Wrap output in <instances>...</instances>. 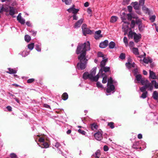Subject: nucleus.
<instances>
[{
    "instance_id": "b1692460",
    "label": "nucleus",
    "mask_w": 158,
    "mask_h": 158,
    "mask_svg": "<svg viewBox=\"0 0 158 158\" xmlns=\"http://www.w3.org/2000/svg\"><path fill=\"white\" fill-rule=\"evenodd\" d=\"M9 14L11 15H13L15 14V9L14 7L10 6Z\"/></svg>"
},
{
    "instance_id": "f704fd0d",
    "label": "nucleus",
    "mask_w": 158,
    "mask_h": 158,
    "mask_svg": "<svg viewBox=\"0 0 158 158\" xmlns=\"http://www.w3.org/2000/svg\"><path fill=\"white\" fill-rule=\"evenodd\" d=\"M153 86L154 85V87L156 89H158V83H156L155 80H152L151 83Z\"/></svg>"
},
{
    "instance_id": "c03bdc74",
    "label": "nucleus",
    "mask_w": 158,
    "mask_h": 158,
    "mask_svg": "<svg viewBox=\"0 0 158 158\" xmlns=\"http://www.w3.org/2000/svg\"><path fill=\"white\" fill-rule=\"evenodd\" d=\"M132 13H129L127 14V18L128 20H131L132 18Z\"/></svg>"
},
{
    "instance_id": "774afa93",
    "label": "nucleus",
    "mask_w": 158,
    "mask_h": 158,
    "mask_svg": "<svg viewBox=\"0 0 158 158\" xmlns=\"http://www.w3.org/2000/svg\"><path fill=\"white\" fill-rule=\"evenodd\" d=\"M134 45V43L133 41H130L129 43V46L130 47H132Z\"/></svg>"
},
{
    "instance_id": "ddd939ff",
    "label": "nucleus",
    "mask_w": 158,
    "mask_h": 158,
    "mask_svg": "<svg viewBox=\"0 0 158 158\" xmlns=\"http://www.w3.org/2000/svg\"><path fill=\"white\" fill-rule=\"evenodd\" d=\"M108 41L107 40H105L104 41L101 42L99 44V47L101 48H106L108 46Z\"/></svg>"
},
{
    "instance_id": "6e6d98bb",
    "label": "nucleus",
    "mask_w": 158,
    "mask_h": 158,
    "mask_svg": "<svg viewBox=\"0 0 158 158\" xmlns=\"http://www.w3.org/2000/svg\"><path fill=\"white\" fill-rule=\"evenodd\" d=\"M35 81V79L34 78H31L28 79L27 80V82L28 83H31Z\"/></svg>"
},
{
    "instance_id": "c85d7f7f",
    "label": "nucleus",
    "mask_w": 158,
    "mask_h": 158,
    "mask_svg": "<svg viewBox=\"0 0 158 158\" xmlns=\"http://www.w3.org/2000/svg\"><path fill=\"white\" fill-rule=\"evenodd\" d=\"M139 82H140L141 84L143 85H145L146 84L148 83H151L149 82L147 80H145L144 79L142 78Z\"/></svg>"
},
{
    "instance_id": "7ed1b4c3",
    "label": "nucleus",
    "mask_w": 158,
    "mask_h": 158,
    "mask_svg": "<svg viewBox=\"0 0 158 158\" xmlns=\"http://www.w3.org/2000/svg\"><path fill=\"white\" fill-rule=\"evenodd\" d=\"M80 62L78 63L77 65V68L78 69L83 70L84 69L86 66V64L87 63L88 60L86 59V57H83V59L81 60L78 59Z\"/></svg>"
},
{
    "instance_id": "e433bc0d",
    "label": "nucleus",
    "mask_w": 158,
    "mask_h": 158,
    "mask_svg": "<svg viewBox=\"0 0 158 158\" xmlns=\"http://www.w3.org/2000/svg\"><path fill=\"white\" fill-rule=\"evenodd\" d=\"M24 38L25 41L27 42H29L31 40L30 36L27 35H25Z\"/></svg>"
},
{
    "instance_id": "5701e85b",
    "label": "nucleus",
    "mask_w": 158,
    "mask_h": 158,
    "mask_svg": "<svg viewBox=\"0 0 158 158\" xmlns=\"http://www.w3.org/2000/svg\"><path fill=\"white\" fill-rule=\"evenodd\" d=\"M100 155V151L99 150H98L96 151L95 154L93 155V156L95 158H99Z\"/></svg>"
},
{
    "instance_id": "f3484780",
    "label": "nucleus",
    "mask_w": 158,
    "mask_h": 158,
    "mask_svg": "<svg viewBox=\"0 0 158 158\" xmlns=\"http://www.w3.org/2000/svg\"><path fill=\"white\" fill-rule=\"evenodd\" d=\"M108 61L107 58H103L102 60L101 61L100 63V66L101 68L105 66L106 65V63Z\"/></svg>"
},
{
    "instance_id": "1a4fd4ad",
    "label": "nucleus",
    "mask_w": 158,
    "mask_h": 158,
    "mask_svg": "<svg viewBox=\"0 0 158 158\" xmlns=\"http://www.w3.org/2000/svg\"><path fill=\"white\" fill-rule=\"evenodd\" d=\"M110 67L107 66H104L103 67L101 68V69L99 70L98 74L102 75V76H103V75H106L105 73H103V72H104L105 73L109 72L110 70Z\"/></svg>"
},
{
    "instance_id": "4c0bfd02",
    "label": "nucleus",
    "mask_w": 158,
    "mask_h": 158,
    "mask_svg": "<svg viewBox=\"0 0 158 158\" xmlns=\"http://www.w3.org/2000/svg\"><path fill=\"white\" fill-rule=\"evenodd\" d=\"M83 33L84 35H86L87 34H89V29L88 28L85 29V31L82 30Z\"/></svg>"
},
{
    "instance_id": "9b49d317",
    "label": "nucleus",
    "mask_w": 158,
    "mask_h": 158,
    "mask_svg": "<svg viewBox=\"0 0 158 158\" xmlns=\"http://www.w3.org/2000/svg\"><path fill=\"white\" fill-rule=\"evenodd\" d=\"M101 30H98L95 32V34L94 35V38L96 40H99L100 38L102 37V35L101 33Z\"/></svg>"
},
{
    "instance_id": "f03ea898",
    "label": "nucleus",
    "mask_w": 158,
    "mask_h": 158,
    "mask_svg": "<svg viewBox=\"0 0 158 158\" xmlns=\"http://www.w3.org/2000/svg\"><path fill=\"white\" fill-rule=\"evenodd\" d=\"M117 82L113 80V79L110 77L108 80L107 83V88L106 89V91L107 93H110L112 92L113 93L114 91L115 87L113 84H115Z\"/></svg>"
},
{
    "instance_id": "7c9ffc66",
    "label": "nucleus",
    "mask_w": 158,
    "mask_h": 158,
    "mask_svg": "<svg viewBox=\"0 0 158 158\" xmlns=\"http://www.w3.org/2000/svg\"><path fill=\"white\" fill-rule=\"evenodd\" d=\"M61 97L64 100H66L68 98V94L66 92L64 93L62 95Z\"/></svg>"
},
{
    "instance_id": "a18cd8bd",
    "label": "nucleus",
    "mask_w": 158,
    "mask_h": 158,
    "mask_svg": "<svg viewBox=\"0 0 158 158\" xmlns=\"http://www.w3.org/2000/svg\"><path fill=\"white\" fill-rule=\"evenodd\" d=\"M119 58L121 60H123L125 58V53H122L119 56Z\"/></svg>"
},
{
    "instance_id": "49530a36",
    "label": "nucleus",
    "mask_w": 158,
    "mask_h": 158,
    "mask_svg": "<svg viewBox=\"0 0 158 158\" xmlns=\"http://www.w3.org/2000/svg\"><path fill=\"white\" fill-rule=\"evenodd\" d=\"M96 86L98 88H103V85L99 81H97L96 83Z\"/></svg>"
},
{
    "instance_id": "e2e57ef3",
    "label": "nucleus",
    "mask_w": 158,
    "mask_h": 158,
    "mask_svg": "<svg viewBox=\"0 0 158 158\" xmlns=\"http://www.w3.org/2000/svg\"><path fill=\"white\" fill-rule=\"evenodd\" d=\"M35 48L38 51L40 52L41 50V49L38 45H36Z\"/></svg>"
},
{
    "instance_id": "de8ad7c7",
    "label": "nucleus",
    "mask_w": 158,
    "mask_h": 158,
    "mask_svg": "<svg viewBox=\"0 0 158 158\" xmlns=\"http://www.w3.org/2000/svg\"><path fill=\"white\" fill-rule=\"evenodd\" d=\"M67 5H69L71 4L72 2V0H64V2Z\"/></svg>"
},
{
    "instance_id": "3c124183",
    "label": "nucleus",
    "mask_w": 158,
    "mask_h": 158,
    "mask_svg": "<svg viewBox=\"0 0 158 158\" xmlns=\"http://www.w3.org/2000/svg\"><path fill=\"white\" fill-rule=\"evenodd\" d=\"M135 22L136 24L138 25H139V24H141V20L139 19L138 18L137 19L135 20Z\"/></svg>"
},
{
    "instance_id": "6e6552de",
    "label": "nucleus",
    "mask_w": 158,
    "mask_h": 158,
    "mask_svg": "<svg viewBox=\"0 0 158 158\" xmlns=\"http://www.w3.org/2000/svg\"><path fill=\"white\" fill-rule=\"evenodd\" d=\"M102 132V131H98L94 134L95 139L97 140L101 141L103 138Z\"/></svg>"
},
{
    "instance_id": "bf43d9fd",
    "label": "nucleus",
    "mask_w": 158,
    "mask_h": 158,
    "mask_svg": "<svg viewBox=\"0 0 158 158\" xmlns=\"http://www.w3.org/2000/svg\"><path fill=\"white\" fill-rule=\"evenodd\" d=\"M78 132L83 135H85L86 133L85 131L83 130H82L80 129H79L78 130Z\"/></svg>"
},
{
    "instance_id": "39448f33",
    "label": "nucleus",
    "mask_w": 158,
    "mask_h": 158,
    "mask_svg": "<svg viewBox=\"0 0 158 158\" xmlns=\"http://www.w3.org/2000/svg\"><path fill=\"white\" fill-rule=\"evenodd\" d=\"M129 35L132 36H133L134 39L135 43H138L141 38V35L140 34H136L135 32H132L131 31H130L129 32Z\"/></svg>"
},
{
    "instance_id": "a211bd4d",
    "label": "nucleus",
    "mask_w": 158,
    "mask_h": 158,
    "mask_svg": "<svg viewBox=\"0 0 158 158\" xmlns=\"http://www.w3.org/2000/svg\"><path fill=\"white\" fill-rule=\"evenodd\" d=\"M133 4V7L135 10H138L139 8V5L138 4V2H132L131 4ZM132 5V4H131Z\"/></svg>"
},
{
    "instance_id": "c9c22d12",
    "label": "nucleus",
    "mask_w": 158,
    "mask_h": 158,
    "mask_svg": "<svg viewBox=\"0 0 158 158\" xmlns=\"http://www.w3.org/2000/svg\"><path fill=\"white\" fill-rule=\"evenodd\" d=\"M148 92L147 91L143 93L141 96L140 97V98L144 99L147 97Z\"/></svg>"
},
{
    "instance_id": "ea45409f",
    "label": "nucleus",
    "mask_w": 158,
    "mask_h": 158,
    "mask_svg": "<svg viewBox=\"0 0 158 158\" xmlns=\"http://www.w3.org/2000/svg\"><path fill=\"white\" fill-rule=\"evenodd\" d=\"M123 42L125 44L126 46H128V40L126 36H124L123 38Z\"/></svg>"
},
{
    "instance_id": "0eeeda50",
    "label": "nucleus",
    "mask_w": 158,
    "mask_h": 158,
    "mask_svg": "<svg viewBox=\"0 0 158 158\" xmlns=\"http://www.w3.org/2000/svg\"><path fill=\"white\" fill-rule=\"evenodd\" d=\"M122 21L124 23L123 25L122 28L123 30L125 32L127 33L131 28L129 27V23L126 21V19H123Z\"/></svg>"
},
{
    "instance_id": "6ab92c4d",
    "label": "nucleus",
    "mask_w": 158,
    "mask_h": 158,
    "mask_svg": "<svg viewBox=\"0 0 158 158\" xmlns=\"http://www.w3.org/2000/svg\"><path fill=\"white\" fill-rule=\"evenodd\" d=\"M132 53L135 56H138L139 53L138 48L133 47L131 49Z\"/></svg>"
},
{
    "instance_id": "4468645a",
    "label": "nucleus",
    "mask_w": 158,
    "mask_h": 158,
    "mask_svg": "<svg viewBox=\"0 0 158 158\" xmlns=\"http://www.w3.org/2000/svg\"><path fill=\"white\" fill-rule=\"evenodd\" d=\"M83 21V19H81L79 20L76 23H75L74 25V27L76 28L80 27Z\"/></svg>"
},
{
    "instance_id": "052dcab7",
    "label": "nucleus",
    "mask_w": 158,
    "mask_h": 158,
    "mask_svg": "<svg viewBox=\"0 0 158 158\" xmlns=\"http://www.w3.org/2000/svg\"><path fill=\"white\" fill-rule=\"evenodd\" d=\"M79 10V9H76L74 7L73 11V13L74 14H76L77 13Z\"/></svg>"
},
{
    "instance_id": "dca6fc26",
    "label": "nucleus",
    "mask_w": 158,
    "mask_h": 158,
    "mask_svg": "<svg viewBox=\"0 0 158 158\" xmlns=\"http://www.w3.org/2000/svg\"><path fill=\"white\" fill-rule=\"evenodd\" d=\"M149 78L153 79H156V76L154 72L153 71L149 70Z\"/></svg>"
},
{
    "instance_id": "8fccbe9b",
    "label": "nucleus",
    "mask_w": 158,
    "mask_h": 158,
    "mask_svg": "<svg viewBox=\"0 0 158 158\" xmlns=\"http://www.w3.org/2000/svg\"><path fill=\"white\" fill-rule=\"evenodd\" d=\"M125 65L127 67L128 69H130L131 68V66L132 65L131 63L129 62L126 63Z\"/></svg>"
},
{
    "instance_id": "603ef678",
    "label": "nucleus",
    "mask_w": 158,
    "mask_h": 158,
    "mask_svg": "<svg viewBox=\"0 0 158 158\" xmlns=\"http://www.w3.org/2000/svg\"><path fill=\"white\" fill-rule=\"evenodd\" d=\"M74 6H75V5H73L71 8H70L68 9L67 10L69 13L72 12L73 13V10L74 7Z\"/></svg>"
},
{
    "instance_id": "a878e982",
    "label": "nucleus",
    "mask_w": 158,
    "mask_h": 158,
    "mask_svg": "<svg viewBox=\"0 0 158 158\" xmlns=\"http://www.w3.org/2000/svg\"><path fill=\"white\" fill-rule=\"evenodd\" d=\"M9 71L7 72V73L9 74H15L16 73L17 71L11 68H8Z\"/></svg>"
},
{
    "instance_id": "0e129e2a",
    "label": "nucleus",
    "mask_w": 158,
    "mask_h": 158,
    "mask_svg": "<svg viewBox=\"0 0 158 158\" xmlns=\"http://www.w3.org/2000/svg\"><path fill=\"white\" fill-rule=\"evenodd\" d=\"M10 156L11 158H17V156L14 153H11L10 154Z\"/></svg>"
},
{
    "instance_id": "79ce46f5",
    "label": "nucleus",
    "mask_w": 158,
    "mask_h": 158,
    "mask_svg": "<svg viewBox=\"0 0 158 158\" xmlns=\"http://www.w3.org/2000/svg\"><path fill=\"white\" fill-rule=\"evenodd\" d=\"M98 56L99 57H102V59L103 58H105V57L104 56V54L102 53L101 52H99L97 54Z\"/></svg>"
},
{
    "instance_id": "13d9d810",
    "label": "nucleus",
    "mask_w": 158,
    "mask_h": 158,
    "mask_svg": "<svg viewBox=\"0 0 158 158\" xmlns=\"http://www.w3.org/2000/svg\"><path fill=\"white\" fill-rule=\"evenodd\" d=\"M133 73H134V75L135 76L136 75H137L138 73V70L137 69H135L133 70Z\"/></svg>"
},
{
    "instance_id": "5fc2aeb1",
    "label": "nucleus",
    "mask_w": 158,
    "mask_h": 158,
    "mask_svg": "<svg viewBox=\"0 0 158 158\" xmlns=\"http://www.w3.org/2000/svg\"><path fill=\"white\" fill-rule=\"evenodd\" d=\"M145 0H139V4L140 6H143Z\"/></svg>"
},
{
    "instance_id": "4be33fe9",
    "label": "nucleus",
    "mask_w": 158,
    "mask_h": 158,
    "mask_svg": "<svg viewBox=\"0 0 158 158\" xmlns=\"http://www.w3.org/2000/svg\"><path fill=\"white\" fill-rule=\"evenodd\" d=\"M143 61L146 64H148L149 63H152V60L149 57L148 58H144L143 59Z\"/></svg>"
},
{
    "instance_id": "4d7b16f0",
    "label": "nucleus",
    "mask_w": 158,
    "mask_h": 158,
    "mask_svg": "<svg viewBox=\"0 0 158 158\" xmlns=\"http://www.w3.org/2000/svg\"><path fill=\"white\" fill-rule=\"evenodd\" d=\"M30 32L31 33L32 35L33 36H35L36 34V31H35L34 30H31Z\"/></svg>"
},
{
    "instance_id": "09e8293b",
    "label": "nucleus",
    "mask_w": 158,
    "mask_h": 158,
    "mask_svg": "<svg viewBox=\"0 0 158 158\" xmlns=\"http://www.w3.org/2000/svg\"><path fill=\"white\" fill-rule=\"evenodd\" d=\"M135 23L136 22L134 20H132L131 21V27L132 28H133L134 27Z\"/></svg>"
},
{
    "instance_id": "2f4dec72",
    "label": "nucleus",
    "mask_w": 158,
    "mask_h": 158,
    "mask_svg": "<svg viewBox=\"0 0 158 158\" xmlns=\"http://www.w3.org/2000/svg\"><path fill=\"white\" fill-rule=\"evenodd\" d=\"M142 9L145 13H148V14H150V12L149 9L145 6H143L142 7Z\"/></svg>"
},
{
    "instance_id": "cd10ccee",
    "label": "nucleus",
    "mask_w": 158,
    "mask_h": 158,
    "mask_svg": "<svg viewBox=\"0 0 158 158\" xmlns=\"http://www.w3.org/2000/svg\"><path fill=\"white\" fill-rule=\"evenodd\" d=\"M100 77H101L103 78V79L102 80V83L103 84H105L107 82V76L106 75H103V76H102V75H101Z\"/></svg>"
},
{
    "instance_id": "bb28decb",
    "label": "nucleus",
    "mask_w": 158,
    "mask_h": 158,
    "mask_svg": "<svg viewBox=\"0 0 158 158\" xmlns=\"http://www.w3.org/2000/svg\"><path fill=\"white\" fill-rule=\"evenodd\" d=\"M152 97L155 100H157L158 99V93H157V91H155L153 92Z\"/></svg>"
},
{
    "instance_id": "f8f14e48",
    "label": "nucleus",
    "mask_w": 158,
    "mask_h": 158,
    "mask_svg": "<svg viewBox=\"0 0 158 158\" xmlns=\"http://www.w3.org/2000/svg\"><path fill=\"white\" fill-rule=\"evenodd\" d=\"M89 127L91 128L92 131H96L98 129V126L97 123H94L89 124Z\"/></svg>"
},
{
    "instance_id": "20e7f679",
    "label": "nucleus",
    "mask_w": 158,
    "mask_h": 158,
    "mask_svg": "<svg viewBox=\"0 0 158 158\" xmlns=\"http://www.w3.org/2000/svg\"><path fill=\"white\" fill-rule=\"evenodd\" d=\"M146 147L145 143L141 141L135 142L134 143L132 146L133 148L136 149H139L141 150H143Z\"/></svg>"
},
{
    "instance_id": "f257e3e1",
    "label": "nucleus",
    "mask_w": 158,
    "mask_h": 158,
    "mask_svg": "<svg viewBox=\"0 0 158 158\" xmlns=\"http://www.w3.org/2000/svg\"><path fill=\"white\" fill-rule=\"evenodd\" d=\"M89 45V41H87V44L85 43L83 44H81L79 45L77 48L76 50V53L77 54L80 55L78 56V59L81 60V58L83 59V57H86V46Z\"/></svg>"
},
{
    "instance_id": "412c9836",
    "label": "nucleus",
    "mask_w": 158,
    "mask_h": 158,
    "mask_svg": "<svg viewBox=\"0 0 158 158\" xmlns=\"http://www.w3.org/2000/svg\"><path fill=\"white\" fill-rule=\"evenodd\" d=\"M118 19V17L116 16H112L110 18V22L111 23H114Z\"/></svg>"
},
{
    "instance_id": "69168bd1",
    "label": "nucleus",
    "mask_w": 158,
    "mask_h": 158,
    "mask_svg": "<svg viewBox=\"0 0 158 158\" xmlns=\"http://www.w3.org/2000/svg\"><path fill=\"white\" fill-rule=\"evenodd\" d=\"M82 30H84L85 31V29L88 28L87 27V25L85 24H83L81 27Z\"/></svg>"
},
{
    "instance_id": "58836bf2",
    "label": "nucleus",
    "mask_w": 158,
    "mask_h": 158,
    "mask_svg": "<svg viewBox=\"0 0 158 158\" xmlns=\"http://www.w3.org/2000/svg\"><path fill=\"white\" fill-rule=\"evenodd\" d=\"M34 43H31L28 45V48L30 50H32L34 48Z\"/></svg>"
},
{
    "instance_id": "473e14b6",
    "label": "nucleus",
    "mask_w": 158,
    "mask_h": 158,
    "mask_svg": "<svg viewBox=\"0 0 158 158\" xmlns=\"http://www.w3.org/2000/svg\"><path fill=\"white\" fill-rule=\"evenodd\" d=\"M135 76L136 80L138 81V82L139 83L140 81L142 78L141 75L140 74H138L137 75H136Z\"/></svg>"
},
{
    "instance_id": "393cba45",
    "label": "nucleus",
    "mask_w": 158,
    "mask_h": 158,
    "mask_svg": "<svg viewBox=\"0 0 158 158\" xmlns=\"http://www.w3.org/2000/svg\"><path fill=\"white\" fill-rule=\"evenodd\" d=\"M108 45L109 47L110 48L113 49L115 47V44L113 41H111L109 44H108Z\"/></svg>"
},
{
    "instance_id": "2eb2a0df",
    "label": "nucleus",
    "mask_w": 158,
    "mask_h": 158,
    "mask_svg": "<svg viewBox=\"0 0 158 158\" xmlns=\"http://www.w3.org/2000/svg\"><path fill=\"white\" fill-rule=\"evenodd\" d=\"M21 13H19L17 17V20L21 24H24L25 23V20L21 18Z\"/></svg>"
},
{
    "instance_id": "72a5a7b5",
    "label": "nucleus",
    "mask_w": 158,
    "mask_h": 158,
    "mask_svg": "<svg viewBox=\"0 0 158 158\" xmlns=\"http://www.w3.org/2000/svg\"><path fill=\"white\" fill-rule=\"evenodd\" d=\"M83 78L85 80L89 78V73L88 72H85L83 74Z\"/></svg>"
},
{
    "instance_id": "aec40b11",
    "label": "nucleus",
    "mask_w": 158,
    "mask_h": 158,
    "mask_svg": "<svg viewBox=\"0 0 158 158\" xmlns=\"http://www.w3.org/2000/svg\"><path fill=\"white\" fill-rule=\"evenodd\" d=\"M50 144L48 142H44L40 146L42 148H47L49 147Z\"/></svg>"
},
{
    "instance_id": "423d86ee",
    "label": "nucleus",
    "mask_w": 158,
    "mask_h": 158,
    "mask_svg": "<svg viewBox=\"0 0 158 158\" xmlns=\"http://www.w3.org/2000/svg\"><path fill=\"white\" fill-rule=\"evenodd\" d=\"M148 88V90L150 91H152L153 89V86L151 83H148L146 84L145 85L140 88V90L142 92H145L146 89Z\"/></svg>"
},
{
    "instance_id": "9d476101",
    "label": "nucleus",
    "mask_w": 158,
    "mask_h": 158,
    "mask_svg": "<svg viewBox=\"0 0 158 158\" xmlns=\"http://www.w3.org/2000/svg\"><path fill=\"white\" fill-rule=\"evenodd\" d=\"M101 74H98L96 76H94L93 75L91 76L89 74V80H90L92 81H98V80L99 77H100Z\"/></svg>"
},
{
    "instance_id": "c756f323",
    "label": "nucleus",
    "mask_w": 158,
    "mask_h": 158,
    "mask_svg": "<svg viewBox=\"0 0 158 158\" xmlns=\"http://www.w3.org/2000/svg\"><path fill=\"white\" fill-rule=\"evenodd\" d=\"M96 69V67H94L93 68V69L91 70L90 73H89V74H90L91 76L94 75L95 74Z\"/></svg>"
},
{
    "instance_id": "338daca9",
    "label": "nucleus",
    "mask_w": 158,
    "mask_h": 158,
    "mask_svg": "<svg viewBox=\"0 0 158 158\" xmlns=\"http://www.w3.org/2000/svg\"><path fill=\"white\" fill-rule=\"evenodd\" d=\"M127 9L128 11L130 12H131L132 10V7L131 6H127Z\"/></svg>"
},
{
    "instance_id": "864d4df0",
    "label": "nucleus",
    "mask_w": 158,
    "mask_h": 158,
    "mask_svg": "<svg viewBox=\"0 0 158 158\" xmlns=\"http://www.w3.org/2000/svg\"><path fill=\"white\" fill-rule=\"evenodd\" d=\"M4 10L6 11L5 9H4L3 6L1 5L0 4V12H2Z\"/></svg>"
},
{
    "instance_id": "37998d69",
    "label": "nucleus",
    "mask_w": 158,
    "mask_h": 158,
    "mask_svg": "<svg viewBox=\"0 0 158 158\" xmlns=\"http://www.w3.org/2000/svg\"><path fill=\"white\" fill-rule=\"evenodd\" d=\"M108 126L111 129H113L114 127V123L113 122H110L108 123Z\"/></svg>"
},
{
    "instance_id": "a19ab883",
    "label": "nucleus",
    "mask_w": 158,
    "mask_h": 158,
    "mask_svg": "<svg viewBox=\"0 0 158 158\" xmlns=\"http://www.w3.org/2000/svg\"><path fill=\"white\" fill-rule=\"evenodd\" d=\"M156 17V16L154 15L150 16L149 19L153 23L155 21Z\"/></svg>"
},
{
    "instance_id": "680f3d73",
    "label": "nucleus",
    "mask_w": 158,
    "mask_h": 158,
    "mask_svg": "<svg viewBox=\"0 0 158 158\" xmlns=\"http://www.w3.org/2000/svg\"><path fill=\"white\" fill-rule=\"evenodd\" d=\"M39 141L41 143H44L45 141V139L44 137L40 138L39 139Z\"/></svg>"
}]
</instances>
